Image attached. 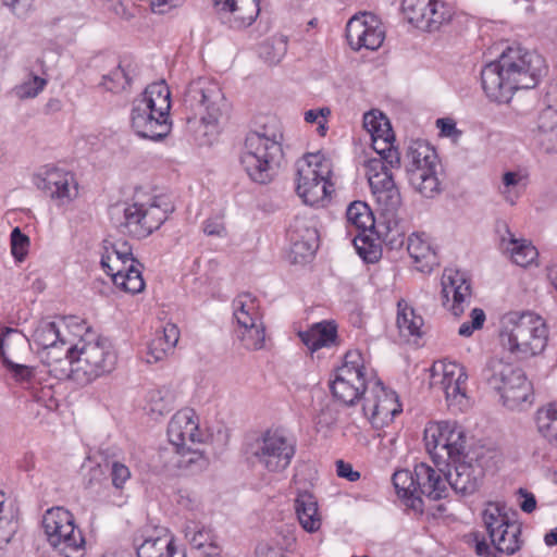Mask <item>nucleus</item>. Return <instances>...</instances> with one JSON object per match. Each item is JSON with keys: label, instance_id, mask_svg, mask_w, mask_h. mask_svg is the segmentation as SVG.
<instances>
[{"label": "nucleus", "instance_id": "nucleus-1", "mask_svg": "<svg viewBox=\"0 0 557 557\" xmlns=\"http://www.w3.org/2000/svg\"><path fill=\"white\" fill-rule=\"evenodd\" d=\"M423 440L433 461L449 468L448 488L463 496L478 491L484 470L478 460H466V434L460 425L450 421L430 422L424 429Z\"/></svg>", "mask_w": 557, "mask_h": 557}, {"label": "nucleus", "instance_id": "nucleus-2", "mask_svg": "<svg viewBox=\"0 0 557 557\" xmlns=\"http://www.w3.org/2000/svg\"><path fill=\"white\" fill-rule=\"evenodd\" d=\"M545 69L544 59L536 52L510 46L483 67L482 87L492 101L509 103L515 91L535 87Z\"/></svg>", "mask_w": 557, "mask_h": 557}, {"label": "nucleus", "instance_id": "nucleus-3", "mask_svg": "<svg viewBox=\"0 0 557 557\" xmlns=\"http://www.w3.org/2000/svg\"><path fill=\"white\" fill-rule=\"evenodd\" d=\"M282 140L283 134L275 123L247 134L239 161L252 182L268 184L276 176L283 158Z\"/></svg>", "mask_w": 557, "mask_h": 557}, {"label": "nucleus", "instance_id": "nucleus-4", "mask_svg": "<svg viewBox=\"0 0 557 557\" xmlns=\"http://www.w3.org/2000/svg\"><path fill=\"white\" fill-rule=\"evenodd\" d=\"M171 92L165 82L148 85L134 99L131 111V126L143 138L159 140L171 131Z\"/></svg>", "mask_w": 557, "mask_h": 557}, {"label": "nucleus", "instance_id": "nucleus-5", "mask_svg": "<svg viewBox=\"0 0 557 557\" xmlns=\"http://www.w3.org/2000/svg\"><path fill=\"white\" fill-rule=\"evenodd\" d=\"M499 338L503 347L516 358L528 359L545 349L548 331L540 315L516 311L503 317Z\"/></svg>", "mask_w": 557, "mask_h": 557}, {"label": "nucleus", "instance_id": "nucleus-6", "mask_svg": "<svg viewBox=\"0 0 557 557\" xmlns=\"http://www.w3.org/2000/svg\"><path fill=\"white\" fill-rule=\"evenodd\" d=\"M173 210L168 197L141 188L135 190L131 202H126L122 210L113 208V212L123 213L121 226L124 232L137 239L146 238L159 230Z\"/></svg>", "mask_w": 557, "mask_h": 557}, {"label": "nucleus", "instance_id": "nucleus-7", "mask_svg": "<svg viewBox=\"0 0 557 557\" xmlns=\"http://www.w3.org/2000/svg\"><path fill=\"white\" fill-rule=\"evenodd\" d=\"M183 103L185 109L194 114L193 119L199 117L206 128V136L216 135L219 124L226 120L230 113V103L220 85L206 77L189 83ZM187 120L190 122L191 117L188 116Z\"/></svg>", "mask_w": 557, "mask_h": 557}, {"label": "nucleus", "instance_id": "nucleus-8", "mask_svg": "<svg viewBox=\"0 0 557 557\" xmlns=\"http://www.w3.org/2000/svg\"><path fill=\"white\" fill-rule=\"evenodd\" d=\"M482 520L486 533L491 539L493 550L484 539L475 536V553L481 557H498V553L513 555L521 548V527L510 521L503 508L495 503H488L482 512Z\"/></svg>", "mask_w": 557, "mask_h": 557}, {"label": "nucleus", "instance_id": "nucleus-9", "mask_svg": "<svg viewBox=\"0 0 557 557\" xmlns=\"http://www.w3.org/2000/svg\"><path fill=\"white\" fill-rule=\"evenodd\" d=\"M246 453L268 472L278 473L290 465L296 441L282 429H267L246 443Z\"/></svg>", "mask_w": 557, "mask_h": 557}, {"label": "nucleus", "instance_id": "nucleus-10", "mask_svg": "<svg viewBox=\"0 0 557 557\" xmlns=\"http://www.w3.org/2000/svg\"><path fill=\"white\" fill-rule=\"evenodd\" d=\"M332 162L321 152L307 153L295 163L296 193L306 205L319 206L332 193Z\"/></svg>", "mask_w": 557, "mask_h": 557}, {"label": "nucleus", "instance_id": "nucleus-11", "mask_svg": "<svg viewBox=\"0 0 557 557\" xmlns=\"http://www.w3.org/2000/svg\"><path fill=\"white\" fill-rule=\"evenodd\" d=\"M100 263L120 289L131 294L144 289L143 265L133 257L132 247L126 240H104Z\"/></svg>", "mask_w": 557, "mask_h": 557}, {"label": "nucleus", "instance_id": "nucleus-12", "mask_svg": "<svg viewBox=\"0 0 557 557\" xmlns=\"http://www.w3.org/2000/svg\"><path fill=\"white\" fill-rule=\"evenodd\" d=\"M482 375L486 383L500 394L504 405L510 409L518 408L532 396V384L523 370L503 359L491 358Z\"/></svg>", "mask_w": 557, "mask_h": 557}, {"label": "nucleus", "instance_id": "nucleus-13", "mask_svg": "<svg viewBox=\"0 0 557 557\" xmlns=\"http://www.w3.org/2000/svg\"><path fill=\"white\" fill-rule=\"evenodd\" d=\"M115 364L116 354L109 339H81L76 344V357L72 359V379L84 384L90 383L112 372Z\"/></svg>", "mask_w": 557, "mask_h": 557}, {"label": "nucleus", "instance_id": "nucleus-14", "mask_svg": "<svg viewBox=\"0 0 557 557\" xmlns=\"http://www.w3.org/2000/svg\"><path fill=\"white\" fill-rule=\"evenodd\" d=\"M42 528L49 544L64 557L84 555L85 539L67 509L63 507L48 509L42 517Z\"/></svg>", "mask_w": 557, "mask_h": 557}, {"label": "nucleus", "instance_id": "nucleus-15", "mask_svg": "<svg viewBox=\"0 0 557 557\" xmlns=\"http://www.w3.org/2000/svg\"><path fill=\"white\" fill-rule=\"evenodd\" d=\"M235 333L243 347L259 350L265 344V325L260 301L249 293H243L233 300Z\"/></svg>", "mask_w": 557, "mask_h": 557}, {"label": "nucleus", "instance_id": "nucleus-16", "mask_svg": "<svg viewBox=\"0 0 557 557\" xmlns=\"http://www.w3.org/2000/svg\"><path fill=\"white\" fill-rule=\"evenodd\" d=\"M435 150L424 141H413L406 153V173L410 185L422 196L432 198L440 191Z\"/></svg>", "mask_w": 557, "mask_h": 557}, {"label": "nucleus", "instance_id": "nucleus-17", "mask_svg": "<svg viewBox=\"0 0 557 557\" xmlns=\"http://www.w3.org/2000/svg\"><path fill=\"white\" fill-rule=\"evenodd\" d=\"M366 375L361 354L358 350L348 351L343 366L337 369L331 382L333 396L347 406L355 405L357 400H363L366 392L371 386V383H367Z\"/></svg>", "mask_w": 557, "mask_h": 557}, {"label": "nucleus", "instance_id": "nucleus-18", "mask_svg": "<svg viewBox=\"0 0 557 557\" xmlns=\"http://www.w3.org/2000/svg\"><path fill=\"white\" fill-rule=\"evenodd\" d=\"M385 158L380 156L371 158L364 166L369 185L377 205L385 213L393 214L400 207L401 197L393 180L392 168Z\"/></svg>", "mask_w": 557, "mask_h": 557}, {"label": "nucleus", "instance_id": "nucleus-19", "mask_svg": "<svg viewBox=\"0 0 557 557\" xmlns=\"http://www.w3.org/2000/svg\"><path fill=\"white\" fill-rule=\"evenodd\" d=\"M33 183L57 206H67L78 196V183L75 175L55 166L41 168L33 175Z\"/></svg>", "mask_w": 557, "mask_h": 557}, {"label": "nucleus", "instance_id": "nucleus-20", "mask_svg": "<svg viewBox=\"0 0 557 557\" xmlns=\"http://www.w3.org/2000/svg\"><path fill=\"white\" fill-rule=\"evenodd\" d=\"M465 368L457 362H435L431 370V386L445 394L449 407L462 410L467 406Z\"/></svg>", "mask_w": 557, "mask_h": 557}, {"label": "nucleus", "instance_id": "nucleus-21", "mask_svg": "<svg viewBox=\"0 0 557 557\" xmlns=\"http://www.w3.org/2000/svg\"><path fill=\"white\" fill-rule=\"evenodd\" d=\"M362 411L373 428L382 429L401 412V405L394 391L386 388L380 381H375L366 392Z\"/></svg>", "mask_w": 557, "mask_h": 557}, {"label": "nucleus", "instance_id": "nucleus-22", "mask_svg": "<svg viewBox=\"0 0 557 557\" xmlns=\"http://www.w3.org/2000/svg\"><path fill=\"white\" fill-rule=\"evenodd\" d=\"M401 11L408 23L424 32L438 29L450 17L438 0H403Z\"/></svg>", "mask_w": 557, "mask_h": 557}, {"label": "nucleus", "instance_id": "nucleus-23", "mask_svg": "<svg viewBox=\"0 0 557 557\" xmlns=\"http://www.w3.org/2000/svg\"><path fill=\"white\" fill-rule=\"evenodd\" d=\"M346 36L350 47L355 50L361 48L375 50L384 40V30L374 14L361 13L348 21Z\"/></svg>", "mask_w": 557, "mask_h": 557}, {"label": "nucleus", "instance_id": "nucleus-24", "mask_svg": "<svg viewBox=\"0 0 557 557\" xmlns=\"http://www.w3.org/2000/svg\"><path fill=\"white\" fill-rule=\"evenodd\" d=\"M442 302L455 317H459L471 301V285L465 273L445 269L442 275Z\"/></svg>", "mask_w": 557, "mask_h": 557}, {"label": "nucleus", "instance_id": "nucleus-25", "mask_svg": "<svg viewBox=\"0 0 557 557\" xmlns=\"http://www.w3.org/2000/svg\"><path fill=\"white\" fill-rule=\"evenodd\" d=\"M213 4L221 22L234 29L250 26L260 13L259 0H214Z\"/></svg>", "mask_w": 557, "mask_h": 557}, {"label": "nucleus", "instance_id": "nucleus-26", "mask_svg": "<svg viewBox=\"0 0 557 557\" xmlns=\"http://www.w3.org/2000/svg\"><path fill=\"white\" fill-rule=\"evenodd\" d=\"M168 437L172 449L201 444L202 433L196 412L189 408L177 411L169 422Z\"/></svg>", "mask_w": 557, "mask_h": 557}, {"label": "nucleus", "instance_id": "nucleus-27", "mask_svg": "<svg viewBox=\"0 0 557 557\" xmlns=\"http://www.w3.org/2000/svg\"><path fill=\"white\" fill-rule=\"evenodd\" d=\"M12 342H21L24 344L25 339L22 334L14 329L5 327L0 335V356L2 363L5 367L10 377L24 388H33L37 383L36 368L22 364L12 360L5 350Z\"/></svg>", "mask_w": 557, "mask_h": 557}, {"label": "nucleus", "instance_id": "nucleus-28", "mask_svg": "<svg viewBox=\"0 0 557 557\" xmlns=\"http://www.w3.org/2000/svg\"><path fill=\"white\" fill-rule=\"evenodd\" d=\"M447 471L433 468L426 463L416 465V484L419 497L425 496L431 500H438L448 496Z\"/></svg>", "mask_w": 557, "mask_h": 557}, {"label": "nucleus", "instance_id": "nucleus-29", "mask_svg": "<svg viewBox=\"0 0 557 557\" xmlns=\"http://www.w3.org/2000/svg\"><path fill=\"white\" fill-rule=\"evenodd\" d=\"M197 446L187 445L172 450L165 448L162 457L166 460V466L176 468L185 474H197L209 466V458Z\"/></svg>", "mask_w": 557, "mask_h": 557}, {"label": "nucleus", "instance_id": "nucleus-30", "mask_svg": "<svg viewBox=\"0 0 557 557\" xmlns=\"http://www.w3.org/2000/svg\"><path fill=\"white\" fill-rule=\"evenodd\" d=\"M535 138L546 152H557V107L545 103L537 117Z\"/></svg>", "mask_w": 557, "mask_h": 557}, {"label": "nucleus", "instance_id": "nucleus-31", "mask_svg": "<svg viewBox=\"0 0 557 557\" xmlns=\"http://www.w3.org/2000/svg\"><path fill=\"white\" fill-rule=\"evenodd\" d=\"M174 548V540L164 529L154 530L136 544L138 557H166Z\"/></svg>", "mask_w": 557, "mask_h": 557}, {"label": "nucleus", "instance_id": "nucleus-32", "mask_svg": "<svg viewBox=\"0 0 557 557\" xmlns=\"http://www.w3.org/2000/svg\"><path fill=\"white\" fill-rule=\"evenodd\" d=\"M301 342L310 351H317L322 347L336 345L337 330L336 325L329 321L315 323L309 330L298 333Z\"/></svg>", "mask_w": 557, "mask_h": 557}, {"label": "nucleus", "instance_id": "nucleus-33", "mask_svg": "<svg viewBox=\"0 0 557 557\" xmlns=\"http://www.w3.org/2000/svg\"><path fill=\"white\" fill-rule=\"evenodd\" d=\"M295 510L300 525L313 533L321 528L322 519L318 509L317 498L309 492L299 493L295 499Z\"/></svg>", "mask_w": 557, "mask_h": 557}, {"label": "nucleus", "instance_id": "nucleus-34", "mask_svg": "<svg viewBox=\"0 0 557 557\" xmlns=\"http://www.w3.org/2000/svg\"><path fill=\"white\" fill-rule=\"evenodd\" d=\"M537 433L553 447H557V401L537 408L534 414Z\"/></svg>", "mask_w": 557, "mask_h": 557}, {"label": "nucleus", "instance_id": "nucleus-35", "mask_svg": "<svg viewBox=\"0 0 557 557\" xmlns=\"http://www.w3.org/2000/svg\"><path fill=\"white\" fill-rule=\"evenodd\" d=\"M407 250L420 271H426L435 263V252L430 243L421 235L412 234L408 238Z\"/></svg>", "mask_w": 557, "mask_h": 557}, {"label": "nucleus", "instance_id": "nucleus-36", "mask_svg": "<svg viewBox=\"0 0 557 557\" xmlns=\"http://www.w3.org/2000/svg\"><path fill=\"white\" fill-rule=\"evenodd\" d=\"M33 342L42 350L52 347L55 350L57 343L67 345L69 341L60 331V325L53 321L41 320L33 333Z\"/></svg>", "mask_w": 557, "mask_h": 557}, {"label": "nucleus", "instance_id": "nucleus-37", "mask_svg": "<svg viewBox=\"0 0 557 557\" xmlns=\"http://www.w3.org/2000/svg\"><path fill=\"white\" fill-rule=\"evenodd\" d=\"M393 484L399 497L410 499V506L418 509L422 504L419 497L418 485L416 484V469L413 472L409 470H398L393 475Z\"/></svg>", "mask_w": 557, "mask_h": 557}, {"label": "nucleus", "instance_id": "nucleus-38", "mask_svg": "<svg viewBox=\"0 0 557 557\" xmlns=\"http://www.w3.org/2000/svg\"><path fill=\"white\" fill-rule=\"evenodd\" d=\"M347 223L358 233H367L374 227V218L369 206L363 201L351 202L346 211Z\"/></svg>", "mask_w": 557, "mask_h": 557}, {"label": "nucleus", "instance_id": "nucleus-39", "mask_svg": "<svg viewBox=\"0 0 557 557\" xmlns=\"http://www.w3.org/2000/svg\"><path fill=\"white\" fill-rule=\"evenodd\" d=\"M506 233L509 242L506 249L510 252L511 260L520 267L532 263L537 257L536 248L525 239H517L508 228Z\"/></svg>", "mask_w": 557, "mask_h": 557}, {"label": "nucleus", "instance_id": "nucleus-40", "mask_svg": "<svg viewBox=\"0 0 557 557\" xmlns=\"http://www.w3.org/2000/svg\"><path fill=\"white\" fill-rule=\"evenodd\" d=\"M48 77L36 74L34 70H27L25 78L17 84L12 92L21 100L37 97L47 86Z\"/></svg>", "mask_w": 557, "mask_h": 557}, {"label": "nucleus", "instance_id": "nucleus-41", "mask_svg": "<svg viewBox=\"0 0 557 557\" xmlns=\"http://www.w3.org/2000/svg\"><path fill=\"white\" fill-rule=\"evenodd\" d=\"M397 326L403 336H420L423 319L407 305L398 302Z\"/></svg>", "mask_w": 557, "mask_h": 557}, {"label": "nucleus", "instance_id": "nucleus-42", "mask_svg": "<svg viewBox=\"0 0 557 557\" xmlns=\"http://www.w3.org/2000/svg\"><path fill=\"white\" fill-rule=\"evenodd\" d=\"M174 395L170 388L151 389L147 395V407L150 412L163 416L172 410Z\"/></svg>", "mask_w": 557, "mask_h": 557}, {"label": "nucleus", "instance_id": "nucleus-43", "mask_svg": "<svg viewBox=\"0 0 557 557\" xmlns=\"http://www.w3.org/2000/svg\"><path fill=\"white\" fill-rule=\"evenodd\" d=\"M354 246L358 255L368 263L376 262L382 255L381 246L367 233H358L354 237Z\"/></svg>", "mask_w": 557, "mask_h": 557}, {"label": "nucleus", "instance_id": "nucleus-44", "mask_svg": "<svg viewBox=\"0 0 557 557\" xmlns=\"http://www.w3.org/2000/svg\"><path fill=\"white\" fill-rule=\"evenodd\" d=\"M287 52V40L283 36L265 40L259 49L260 57L269 64H277Z\"/></svg>", "mask_w": 557, "mask_h": 557}, {"label": "nucleus", "instance_id": "nucleus-45", "mask_svg": "<svg viewBox=\"0 0 557 557\" xmlns=\"http://www.w3.org/2000/svg\"><path fill=\"white\" fill-rule=\"evenodd\" d=\"M363 127L371 138L392 136V127L388 119L380 111L372 110L363 115Z\"/></svg>", "mask_w": 557, "mask_h": 557}, {"label": "nucleus", "instance_id": "nucleus-46", "mask_svg": "<svg viewBox=\"0 0 557 557\" xmlns=\"http://www.w3.org/2000/svg\"><path fill=\"white\" fill-rule=\"evenodd\" d=\"M132 83V77L126 67L119 64L117 67L112 70L109 74L103 75L101 86L111 92L124 91Z\"/></svg>", "mask_w": 557, "mask_h": 557}, {"label": "nucleus", "instance_id": "nucleus-47", "mask_svg": "<svg viewBox=\"0 0 557 557\" xmlns=\"http://www.w3.org/2000/svg\"><path fill=\"white\" fill-rule=\"evenodd\" d=\"M394 139V134L392 136H382V137H373L372 148L380 157H386V161L388 162L391 168H399L400 166V154L396 148L393 147L392 140Z\"/></svg>", "mask_w": 557, "mask_h": 557}, {"label": "nucleus", "instance_id": "nucleus-48", "mask_svg": "<svg viewBox=\"0 0 557 557\" xmlns=\"http://www.w3.org/2000/svg\"><path fill=\"white\" fill-rule=\"evenodd\" d=\"M57 347L58 348L55 350H53L52 347L45 349L41 357L42 361L49 367L64 361L72 368V359L76 357V344L72 345L69 341L67 345L57 343Z\"/></svg>", "mask_w": 557, "mask_h": 557}, {"label": "nucleus", "instance_id": "nucleus-49", "mask_svg": "<svg viewBox=\"0 0 557 557\" xmlns=\"http://www.w3.org/2000/svg\"><path fill=\"white\" fill-rule=\"evenodd\" d=\"M318 249V233L309 232L307 242L290 244V258L294 263L306 262Z\"/></svg>", "mask_w": 557, "mask_h": 557}, {"label": "nucleus", "instance_id": "nucleus-50", "mask_svg": "<svg viewBox=\"0 0 557 557\" xmlns=\"http://www.w3.org/2000/svg\"><path fill=\"white\" fill-rule=\"evenodd\" d=\"M522 175L517 172H506L503 175V185L500 187V194L505 198L507 202L510 205H515L516 200L519 198L523 185H522Z\"/></svg>", "mask_w": 557, "mask_h": 557}, {"label": "nucleus", "instance_id": "nucleus-51", "mask_svg": "<svg viewBox=\"0 0 557 557\" xmlns=\"http://www.w3.org/2000/svg\"><path fill=\"white\" fill-rule=\"evenodd\" d=\"M185 536L189 544L197 549H200L206 545H212L211 530L203 525H199L196 522H190L186 525Z\"/></svg>", "mask_w": 557, "mask_h": 557}, {"label": "nucleus", "instance_id": "nucleus-52", "mask_svg": "<svg viewBox=\"0 0 557 557\" xmlns=\"http://www.w3.org/2000/svg\"><path fill=\"white\" fill-rule=\"evenodd\" d=\"M309 232L318 233L314 226L305 218L296 216L287 228V237L290 244L307 242Z\"/></svg>", "mask_w": 557, "mask_h": 557}, {"label": "nucleus", "instance_id": "nucleus-53", "mask_svg": "<svg viewBox=\"0 0 557 557\" xmlns=\"http://www.w3.org/2000/svg\"><path fill=\"white\" fill-rule=\"evenodd\" d=\"M173 350L174 349L156 333L148 346L147 362L161 361L172 354Z\"/></svg>", "mask_w": 557, "mask_h": 557}, {"label": "nucleus", "instance_id": "nucleus-54", "mask_svg": "<svg viewBox=\"0 0 557 557\" xmlns=\"http://www.w3.org/2000/svg\"><path fill=\"white\" fill-rule=\"evenodd\" d=\"M11 252L17 261H23L29 248V238L22 233L20 227H14L11 232Z\"/></svg>", "mask_w": 557, "mask_h": 557}, {"label": "nucleus", "instance_id": "nucleus-55", "mask_svg": "<svg viewBox=\"0 0 557 557\" xmlns=\"http://www.w3.org/2000/svg\"><path fill=\"white\" fill-rule=\"evenodd\" d=\"M471 321L463 322L459 330L458 334L463 337H469L473 334L475 330H479L483 326L485 321V313L482 309L474 308L470 314Z\"/></svg>", "mask_w": 557, "mask_h": 557}, {"label": "nucleus", "instance_id": "nucleus-56", "mask_svg": "<svg viewBox=\"0 0 557 557\" xmlns=\"http://www.w3.org/2000/svg\"><path fill=\"white\" fill-rule=\"evenodd\" d=\"M2 2L18 18H25L34 11V0H2Z\"/></svg>", "mask_w": 557, "mask_h": 557}, {"label": "nucleus", "instance_id": "nucleus-57", "mask_svg": "<svg viewBox=\"0 0 557 557\" xmlns=\"http://www.w3.org/2000/svg\"><path fill=\"white\" fill-rule=\"evenodd\" d=\"M177 504L183 509H186L191 512L199 511L201 508V502L199 496L196 493L188 490L178 491Z\"/></svg>", "mask_w": 557, "mask_h": 557}, {"label": "nucleus", "instance_id": "nucleus-58", "mask_svg": "<svg viewBox=\"0 0 557 557\" xmlns=\"http://www.w3.org/2000/svg\"><path fill=\"white\" fill-rule=\"evenodd\" d=\"M111 476L114 487L122 488L125 482L131 478V471L125 465L113 462Z\"/></svg>", "mask_w": 557, "mask_h": 557}, {"label": "nucleus", "instance_id": "nucleus-59", "mask_svg": "<svg viewBox=\"0 0 557 557\" xmlns=\"http://www.w3.org/2000/svg\"><path fill=\"white\" fill-rule=\"evenodd\" d=\"M157 334L161 336L173 349L175 348L180 339V330L175 324L166 323L162 331H157Z\"/></svg>", "mask_w": 557, "mask_h": 557}, {"label": "nucleus", "instance_id": "nucleus-60", "mask_svg": "<svg viewBox=\"0 0 557 557\" xmlns=\"http://www.w3.org/2000/svg\"><path fill=\"white\" fill-rule=\"evenodd\" d=\"M203 232L209 236L225 235V226L221 218H210L203 223Z\"/></svg>", "mask_w": 557, "mask_h": 557}, {"label": "nucleus", "instance_id": "nucleus-61", "mask_svg": "<svg viewBox=\"0 0 557 557\" xmlns=\"http://www.w3.org/2000/svg\"><path fill=\"white\" fill-rule=\"evenodd\" d=\"M336 472L339 478L347 479L350 482H355L360 478V473L355 471L350 463L343 460L336 461Z\"/></svg>", "mask_w": 557, "mask_h": 557}, {"label": "nucleus", "instance_id": "nucleus-62", "mask_svg": "<svg viewBox=\"0 0 557 557\" xmlns=\"http://www.w3.org/2000/svg\"><path fill=\"white\" fill-rule=\"evenodd\" d=\"M331 115V110L327 107L311 109L305 112V121L307 123H318L322 117H329Z\"/></svg>", "mask_w": 557, "mask_h": 557}, {"label": "nucleus", "instance_id": "nucleus-63", "mask_svg": "<svg viewBox=\"0 0 557 557\" xmlns=\"http://www.w3.org/2000/svg\"><path fill=\"white\" fill-rule=\"evenodd\" d=\"M15 531V524L11 519H5L3 524H0V544L8 543Z\"/></svg>", "mask_w": 557, "mask_h": 557}, {"label": "nucleus", "instance_id": "nucleus-64", "mask_svg": "<svg viewBox=\"0 0 557 557\" xmlns=\"http://www.w3.org/2000/svg\"><path fill=\"white\" fill-rule=\"evenodd\" d=\"M544 102L549 104L553 103L557 107V78L548 85L544 96Z\"/></svg>", "mask_w": 557, "mask_h": 557}]
</instances>
